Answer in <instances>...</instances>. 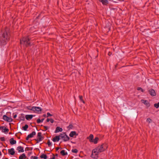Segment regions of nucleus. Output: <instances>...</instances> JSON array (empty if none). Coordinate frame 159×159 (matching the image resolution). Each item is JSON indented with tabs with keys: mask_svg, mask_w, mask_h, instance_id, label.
<instances>
[{
	"mask_svg": "<svg viewBox=\"0 0 159 159\" xmlns=\"http://www.w3.org/2000/svg\"><path fill=\"white\" fill-rule=\"evenodd\" d=\"M11 37L9 29L6 27L2 30L0 33V44L1 46L5 45L9 40Z\"/></svg>",
	"mask_w": 159,
	"mask_h": 159,
	"instance_id": "f257e3e1",
	"label": "nucleus"
},
{
	"mask_svg": "<svg viewBox=\"0 0 159 159\" xmlns=\"http://www.w3.org/2000/svg\"><path fill=\"white\" fill-rule=\"evenodd\" d=\"M20 43L23 46H29L30 45V39L28 37H24L20 40Z\"/></svg>",
	"mask_w": 159,
	"mask_h": 159,
	"instance_id": "f03ea898",
	"label": "nucleus"
},
{
	"mask_svg": "<svg viewBox=\"0 0 159 159\" xmlns=\"http://www.w3.org/2000/svg\"><path fill=\"white\" fill-rule=\"evenodd\" d=\"M107 146L106 144H103L100 146H98L96 148L93 150L94 153H99L105 151L107 148Z\"/></svg>",
	"mask_w": 159,
	"mask_h": 159,
	"instance_id": "7ed1b4c3",
	"label": "nucleus"
},
{
	"mask_svg": "<svg viewBox=\"0 0 159 159\" xmlns=\"http://www.w3.org/2000/svg\"><path fill=\"white\" fill-rule=\"evenodd\" d=\"M60 139H62L64 142H66L70 139V138L66 134V133L62 132L60 135Z\"/></svg>",
	"mask_w": 159,
	"mask_h": 159,
	"instance_id": "20e7f679",
	"label": "nucleus"
},
{
	"mask_svg": "<svg viewBox=\"0 0 159 159\" xmlns=\"http://www.w3.org/2000/svg\"><path fill=\"white\" fill-rule=\"evenodd\" d=\"M31 110H32V111L34 112L38 113H40L42 110V108L41 107H32V109Z\"/></svg>",
	"mask_w": 159,
	"mask_h": 159,
	"instance_id": "39448f33",
	"label": "nucleus"
},
{
	"mask_svg": "<svg viewBox=\"0 0 159 159\" xmlns=\"http://www.w3.org/2000/svg\"><path fill=\"white\" fill-rule=\"evenodd\" d=\"M37 137L38 138L35 139V140L37 141V143L42 141L44 139V138L42 136V133L41 132L38 133Z\"/></svg>",
	"mask_w": 159,
	"mask_h": 159,
	"instance_id": "423d86ee",
	"label": "nucleus"
},
{
	"mask_svg": "<svg viewBox=\"0 0 159 159\" xmlns=\"http://www.w3.org/2000/svg\"><path fill=\"white\" fill-rule=\"evenodd\" d=\"M3 119L8 122H10L12 121L13 120L11 117H9L6 116V115H4L3 116Z\"/></svg>",
	"mask_w": 159,
	"mask_h": 159,
	"instance_id": "0eeeda50",
	"label": "nucleus"
},
{
	"mask_svg": "<svg viewBox=\"0 0 159 159\" xmlns=\"http://www.w3.org/2000/svg\"><path fill=\"white\" fill-rule=\"evenodd\" d=\"M149 93L152 96H154L156 95V93L155 90L153 89H150L148 90Z\"/></svg>",
	"mask_w": 159,
	"mask_h": 159,
	"instance_id": "6e6552de",
	"label": "nucleus"
},
{
	"mask_svg": "<svg viewBox=\"0 0 159 159\" xmlns=\"http://www.w3.org/2000/svg\"><path fill=\"white\" fill-rule=\"evenodd\" d=\"M141 101L142 102V103H143L145 105H146V106L147 107H149L150 106V104L148 102V101H147L146 100H144L142 99L141 100Z\"/></svg>",
	"mask_w": 159,
	"mask_h": 159,
	"instance_id": "1a4fd4ad",
	"label": "nucleus"
},
{
	"mask_svg": "<svg viewBox=\"0 0 159 159\" xmlns=\"http://www.w3.org/2000/svg\"><path fill=\"white\" fill-rule=\"evenodd\" d=\"M35 115H26L25 117L27 120H31L33 116H34Z\"/></svg>",
	"mask_w": 159,
	"mask_h": 159,
	"instance_id": "9d476101",
	"label": "nucleus"
},
{
	"mask_svg": "<svg viewBox=\"0 0 159 159\" xmlns=\"http://www.w3.org/2000/svg\"><path fill=\"white\" fill-rule=\"evenodd\" d=\"M93 153H94L92 152V154L91 155V157L94 159H97L98 157V155L99 153H95V154L94 155Z\"/></svg>",
	"mask_w": 159,
	"mask_h": 159,
	"instance_id": "9b49d317",
	"label": "nucleus"
},
{
	"mask_svg": "<svg viewBox=\"0 0 159 159\" xmlns=\"http://www.w3.org/2000/svg\"><path fill=\"white\" fill-rule=\"evenodd\" d=\"M8 153L12 155H14L15 153L14 149L13 148L8 150Z\"/></svg>",
	"mask_w": 159,
	"mask_h": 159,
	"instance_id": "f8f14e48",
	"label": "nucleus"
},
{
	"mask_svg": "<svg viewBox=\"0 0 159 159\" xmlns=\"http://www.w3.org/2000/svg\"><path fill=\"white\" fill-rule=\"evenodd\" d=\"M60 139V137L59 135L58 136H56L55 137H54L52 140L54 142H58L59 140Z\"/></svg>",
	"mask_w": 159,
	"mask_h": 159,
	"instance_id": "ddd939ff",
	"label": "nucleus"
},
{
	"mask_svg": "<svg viewBox=\"0 0 159 159\" xmlns=\"http://www.w3.org/2000/svg\"><path fill=\"white\" fill-rule=\"evenodd\" d=\"M62 128H60V127L57 126L56 128V130L55 131V133H57L59 132H62Z\"/></svg>",
	"mask_w": 159,
	"mask_h": 159,
	"instance_id": "4468645a",
	"label": "nucleus"
},
{
	"mask_svg": "<svg viewBox=\"0 0 159 159\" xmlns=\"http://www.w3.org/2000/svg\"><path fill=\"white\" fill-rule=\"evenodd\" d=\"M17 150L19 152H24L23 147L21 146H18L17 148Z\"/></svg>",
	"mask_w": 159,
	"mask_h": 159,
	"instance_id": "2eb2a0df",
	"label": "nucleus"
},
{
	"mask_svg": "<svg viewBox=\"0 0 159 159\" xmlns=\"http://www.w3.org/2000/svg\"><path fill=\"white\" fill-rule=\"evenodd\" d=\"M101 2H102L103 5H107L108 4V2L107 0H99Z\"/></svg>",
	"mask_w": 159,
	"mask_h": 159,
	"instance_id": "dca6fc26",
	"label": "nucleus"
},
{
	"mask_svg": "<svg viewBox=\"0 0 159 159\" xmlns=\"http://www.w3.org/2000/svg\"><path fill=\"white\" fill-rule=\"evenodd\" d=\"M78 135V134L76 133L75 131H73L70 132V134L69 136L70 137H73L74 135Z\"/></svg>",
	"mask_w": 159,
	"mask_h": 159,
	"instance_id": "f3484780",
	"label": "nucleus"
},
{
	"mask_svg": "<svg viewBox=\"0 0 159 159\" xmlns=\"http://www.w3.org/2000/svg\"><path fill=\"white\" fill-rule=\"evenodd\" d=\"M93 136L92 134H90L89 137H87V139H89L90 142H93Z\"/></svg>",
	"mask_w": 159,
	"mask_h": 159,
	"instance_id": "a211bd4d",
	"label": "nucleus"
},
{
	"mask_svg": "<svg viewBox=\"0 0 159 159\" xmlns=\"http://www.w3.org/2000/svg\"><path fill=\"white\" fill-rule=\"evenodd\" d=\"M2 132L5 133H8L9 131V129L5 126H2Z\"/></svg>",
	"mask_w": 159,
	"mask_h": 159,
	"instance_id": "6ab92c4d",
	"label": "nucleus"
},
{
	"mask_svg": "<svg viewBox=\"0 0 159 159\" xmlns=\"http://www.w3.org/2000/svg\"><path fill=\"white\" fill-rule=\"evenodd\" d=\"M10 143L11 145L15 144L16 143V141L13 138H11L10 140Z\"/></svg>",
	"mask_w": 159,
	"mask_h": 159,
	"instance_id": "aec40b11",
	"label": "nucleus"
},
{
	"mask_svg": "<svg viewBox=\"0 0 159 159\" xmlns=\"http://www.w3.org/2000/svg\"><path fill=\"white\" fill-rule=\"evenodd\" d=\"M26 158L25 155L24 153H23L20 155L19 157V159H25Z\"/></svg>",
	"mask_w": 159,
	"mask_h": 159,
	"instance_id": "412c9836",
	"label": "nucleus"
},
{
	"mask_svg": "<svg viewBox=\"0 0 159 159\" xmlns=\"http://www.w3.org/2000/svg\"><path fill=\"white\" fill-rule=\"evenodd\" d=\"M36 134V132L35 131H33L30 134L28 135L30 138H32Z\"/></svg>",
	"mask_w": 159,
	"mask_h": 159,
	"instance_id": "4be33fe9",
	"label": "nucleus"
},
{
	"mask_svg": "<svg viewBox=\"0 0 159 159\" xmlns=\"http://www.w3.org/2000/svg\"><path fill=\"white\" fill-rule=\"evenodd\" d=\"M61 154L62 156H65L67 154V153L66 152L65 150H62L61 151Z\"/></svg>",
	"mask_w": 159,
	"mask_h": 159,
	"instance_id": "5701e85b",
	"label": "nucleus"
},
{
	"mask_svg": "<svg viewBox=\"0 0 159 159\" xmlns=\"http://www.w3.org/2000/svg\"><path fill=\"white\" fill-rule=\"evenodd\" d=\"M99 140L98 138L97 137H96L95 138V139H93V142H92L94 144H96L98 143V141Z\"/></svg>",
	"mask_w": 159,
	"mask_h": 159,
	"instance_id": "b1692460",
	"label": "nucleus"
},
{
	"mask_svg": "<svg viewBox=\"0 0 159 159\" xmlns=\"http://www.w3.org/2000/svg\"><path fill=\"white\" fill-rule=\"evenodd\" d=\"M40 157L42 158H43L44 159H47V156L46 154H43L40 156Z\"/></svg>",
	"mask_w": 159,
	"mask_h": 159,
	"instance_id": "393cba45",
	"label": "nucleus"
},
{
	"mask_svg": "<svg viewBox=\"0 0 159 159\" xmlns=\"http://www.w3.org/2000/svg\"><path fill=\"white\" fill-rule=\"evenodd\" d=\"M28 125H27L26 124L25 125V126H23L22 127V129L25 131H26L27 130V129H28Z\"/></svg>",
	"mask_w": 159,
	"mask_h": 159,
	"instance_id": "a878e982",
	"label": "nucleus"
},
{
	"mask_svg": "<svg viewBox=\"0 0 159 159\" xmlns=\"http://www.w3.org/2000/svg\"><path fill=\"white\" fill-rule=\"evenodd\" d=\"M73 127V126L72 124H70L67 127V128L69 130L70 129H72Z\"/></svg>",
	"mask_w": 159,
	"mask_h": 159,
	"instance_id": "bb28decb",
	"label": "nucleus"
},
{
	"mask_svg": "<svg viewBox=\"0 0 159 159\" xmlns=\"http://www.w3.org/2000/svg\"><path fill=\"white\" fill-rule=\"evenodd\" d=\"M47 144H48V147H49L51 146L52 145V143L50 142L49 140H48Z\"/></svg>",
	"mask_w": 159,
	"mask_h": 159,
	"instance_id": "cd10ccee",
	"label": "nucleus"
},
{
	"mask_svg": "<svg viewBox=\"0 0 159 159\" xmlns=\"http://www.w3.org/2000/svg\"><path fill=\"white\" fill-rule=\"evenodd\" d=\"M154 107L157 108H158L159 107V102H158L157 103L154 104Z\"/></svg>",
	"mask_w": 159,
	"mask_h": 159,
	"instance_id": "c85d7f7f",
	"label": "nucleus"
},
{
	"mask_svg": "<svg viewBox=\"0 0 159 159\" xmlns=\"http://www.w3.org/2000/svg\"><path fill=\"white\" fill-rule=\"evenodd\" d=\"M79 98L80 100L84 103V102L83 99V96H79Z\"/></svg>",
	"mask_w": 159,
	"mask_h": 159,
	"instance_id": "c756f323",
	"label": "nucleus"
},
{
	"mask_svg": "<svg viewBox=\"0 0 159 159\" xmlns=\"http://www.w3.org/2000/svg\"><path fill=\"white\" fill-rule=\"evenodd\" d=\"M137 89L138 90H141V91L142 92H143L144 91V90L143 89H142L141 87H138Z\"/></svg>",
	"mask_w": 159,
	"mask_h": 159,
	"instance_id": "7c9ffc66",
	"label": "nucleus"
},
{
	"mask_svg": "<svg viewBox=\"0 0 159 159\" xmlns=\"http://www.w3.org/2000/svg\"><path fill=\"white\" fill-rule=\"evenodd\" d=\"M22 134V133L20 132H19L18 133L16 134H15V136H16L18 139H20V136H18V134Z\"/></svg>",
	"mask_w": 159,
	"mask_h": 159,
	"instance_id": "2f4dec72",
	"label": "nucleus"
},
{
	"mask_svg": "<svg viewBox=\"0 0 159 159\" xmlns=\"http://www.w3.org/2000/svg\"><path fill=\"white\" fill-rule=\"evenodd\" d=\"M71 151L72 152H74V153H76L78 152V151L77 149H72Z\"/></svg>",
	"mask_w": 159,
	"mask_h": 159,
	"instance_id": "473e14b6",
	"label": "nucleus"
},
{
	"mask_svg": "<svg viewBox=\"0 0 159 159\" xmlns=\"http://www.w3.org/2000/svg\"><path fill=\"white\" fill-rule=\"evenodd\" d=\"M38 157L36 156H32L31 157V159H38Z\"/></svg>",
	"mask_w": 159,
	"mask_h": 159,
	"instance_id": "72a5a7b5",
	"label": "nucleus"
},
{
	"mask_svg": "<svg viewBox=\"0 0 159 159\" xmlns=\"http://www.w3.org/2000/svg\"><path fill=\"white\" fill-rule=\"evenodd\" d=\"M20 118L21 120L22 121H23L25 120V118L23 116H22L20 117Z\"/></svg>",
	"mask_w": 159,
	"mask_h": 159,
	"instance_id": "f704fd0d",
	"label": "nucleus"
},
{
	"mask_svg": "<svg viewBox=\"0 0 159 159\" xmlns=\"http://www.w3.org/2000/svg\"><path fill=\"white\" fill-rule=\"evenodd\" d=\"M0 140L2 141H5V138L4 137H2L0 138Z\"/></svg>",
	"mask_w": 159,
	"mask_h": 159,
	"instance_id": "c9c22d12",
	"label": "nucleus"
},
{
	"mask_svg": "<svg viewBox=\"0 0 159 159\" xmlns=\"http://www.w3.org/2000/svg\"><path fill=\"white\" fill-rule=\"evenodd\" d=\"M41 120L40 119H38L37 120V123L39 124L41 122Z\"/></svg>",
	"mask_w": 159,
	"mask_h": 159,
	"instance_id": "e433bc0d",
	"label": "nucleus"
},
{
	"mask_svg": "<svg viewBox=\"0 0 159 159\" xmlns=\"http://www.w3.org/2000/svg\"><path fill=\"white\" fill-rule=\"evenodd\" d=\"M43 126L44 128V129L45 131L47 130L48 129V127L47 126Z\"/></svg>",
	"mask_w": 159,
	"mask_h": 159,
	"instance_id": "4c0bfd02",
	"label": "nucleus"
},
{
	"mask_svg": "<svg viewBox=\"0 0 159 159\" xmlns=\"http://www.w3.org/2000/svg\"><path fill=\"white\" fill-rule=\"evenodd\" d=\"M47 117H48V116H52V114H51L49 112H48L47 113Z\"/></svg>",
	"mask_w": 159,
	"mask_h": 159,
	"instance_id": "58836bf2",
	"label": "nucleus"
},
{
	"mask_svg": "<svg viewBox=\"0 0 159 159\" xmlns=\"http://www.w3.org/2000/svg\"><path fill=\"white\" fill-rule=\"evenodd\" d=\"M32 107L29 106L27 107V109L29 110L32 111V110H31V109H32Z\"/></svg>",
	"mask_w": 159,
	"mask_h": 159,
	"instance_id": "ea45409f",
	"label": "nucleus"
},
{
	"mask_svg": "<svg viewBox=\"0 0 159 159\" xmlns=\"http://www.w3.org/2000/svg\"><path fill=\"white\" fill-rule=\"evenodd\" d=\"M50 121L52 123L54 122V120L53 119H50Z\"/></svg>",
	"mask_w": 159,
	"mask_h": 159,
	"instance_id": "a19ab883",
	"label": "nucleus"
},
{
	"mask_svg": "<svg viewBox=\"0 0 159 159\" xmlns=\"http://www.w3.org/2000/svg\"><path fill=\"white\" fill-rule=\"evenodd\" d=\"M151 120L150 118H148L147 119V121H148L149 122H150Z\"/></svg>",
	"mask_w": 159,
	"mask_h": 159,
	"instance_id": "79ce46f5",
	"label": "nucleus"
},
{
	"mask_svg": "<svg viewBox=\"0 0 159 159\" xmlns=\"http://www.w3.org/2000/svg\"><path fill=\"white\" fill-rule=\"evenodd\" d=\"M30 138L29 137V136L28 135L26 137V140H29V139Z\"/></svg>",
	"mask_w": 159,
	"mask_h": 159,
	"instance_id": "37998d69",
	"label": "nucleus"
},
{
	"mask_svg": "<svg viewBox=\"0 0 159 159\" xmlns=\"http://www.w3.org/2000/svg\"><path fill=\"white\" fill-rule=\"evenodd\" d=\"M29 148L27 147L25 148V151H28V150H30Z\"/></svg>",
	"mask_w": 159,
	"mask_h": 159,
	"instance_id": "c03bdc74",
	"label": "nucleus"
},
{
	"mask_svg": "<svg viewBox=\"0 0 159 159\" xmlns=\"http://www.w3.org/2000/svg\"><path fill=\"white\" fill-rule=\"evenodd\" d=\"M32 154L31 152H29L28 153V155L30 156Z\"/></svg>",
	"mask_w": 159,
	"mask_h": 159,
	"instance_id": "a18cd8bd",
	"label": "nucleus"
},
{
	"mask_svg": "<svg viewBox=\"0 0 159 159\" xmlns=\"http://www.w3.org/2000/svg\"><path fill=\"white\" fill-rule=\"evenodd\" d=\"M52 155L53 156V157L52 158V159H55V157L54 155V154H52Z\"/></svg>",
	"mask_w": 159,
	"mask_h": 159,
	"instance_id": "49530a36",
	"label": "nucleus"
},
{
	"mask_svg": "<svg viewBox=\"0 0 159 159\" xmlns=\"http://www.w3.org/2000/svg\"><path fill=\"white\" fill-rule=\"evenodd\" d=\"M16 116H17V115H16V114H15V115H14L13 116V118H16Z\"/></svg>",
	"mask_w": 159,
	"mask_h": 159,
	"instance_id": "de8ad7c7",
	"label": "nucleus"
},
{
	"mask_svg": "<svg viewBox=\"0 0 159 159\" xmlns=\"http://www.w3.org/2000/svg\"><path fill=\"white\" fill-rule=\"evenodd\" d=\"M50 121V119H49V118H47L46 120V121L47 122H48L49 121Z\"/></svg>",
	"mask_w": 159,
	"mask_h": 159,
	"instance_id": "09e8293b",
	"label": "nucleus"
},
{
	"mask_svg": "<svg viewBox=\"0 0 159 159\" xmlns=\"http://www.w3.org/2000/svg\"><path fill=\"white\" fill-rule=\"evenodd\" d=\"M44 120V118H43V119H42L41 120V122H43V120Z\"/></svg>",
	"mask_w": 159,
	"mask_h": 159,
	"instance_id": "8fccbe9b",
	"label": "nucleus"
},
{
	"mask_svg": "<svg viewBox=\"0 0 159 159\" xmlns=\"http://www.w3.org/2000/svg\"><path fill=\"white\" fill-rule=\"evenodd\" d=\"M29 149L30 150H31L33 149V148H29Z\"/></svg>",
	"mask_w": 159,
	"mask_h": 159,
	"instance_id": "3c124183",
	"label": "nucleus"
},
{
	"mask_svg": "<svg viewBox=\"0 0 159 159\" xmlns=\"http://www.w3.org/2000/svg\"><path fill=\"white\" fill-rule=\"evenodd\" d=\"M43 117H45L46 116V114H43Z\"/></svg>",
	"mask_w": 159,
	"mask_h": 159,
	"instance_id": "603ef678",
	"label": "nucleus"
},
{
	"mask_svg": "<svg viewBox=\"0 0 159 159\" xmlns=\"http://www.w3.org/2000/svg\"><path fill=\"white\" fill-rule=\"evenodd\" d=\"M59 149V147H57L56 148V150H58Z\"/></svg>",
	"mask_w": 159,
	"mask_h": 159,
	"instance_id": "864d4df0",
	"label": "nucleus"
},
{
	"mask_svg": "<svg viewBox=\"0 0 159 159\" xmlns=\"http://www.w3.org/2000/svg\"><path fill=\"white\" fill-rule=\"evenodd\" d=\"M4 151H6V149H3V150H2V152H4Z\"/></svg>",
	"mask_w": 159,
	"mask_h": 159,
	"instance_id": "5fc2aeb1",
	"label": "nucleus"
},
{
	"mask_svg": "<svg viewBox=\"0 0 159 159\" xmlns=\"http://www.w3.org/2000/svg\"><path fill=\"white\" fill-rule=\"evenodd\" d=\"M111 53H110V52H109L108 54V55L109 56H110L111 55Z\"/></svg>",
	"mask_w": 159,
	"mask_h": 159,
	"instance_id": "6e6d98bb",
	"label": "nucleus"
},
{
	"mask_svg": "<svg viewBox=\"0 0 159 159\" xmlns=\"http://www.w3.org/2000/svg\"><path fill=\"white\" fill-rule=\"evenodd\" d=\"M117 65H118V64H116L115 65V68H116V67H117Z\"/></svg>",
	"mask_w": 159,
	"mask_h": 159,
	"instance_id": "4d7b16f0",
	"label": "nucleus"
},
{
	"mask_svg": "<svg viewBox=\"0 0 159 159\" xmlns=\"http://www.w3.org/2000/svg\"><path fill=\"white\" fill-rule=\"evenodd\" d=\"M1 155H2L1 152L0 151V156Z\"/></svg>",
	"mask_w": 159,
	"mask_h": 159,
	"instance_id": "13d9d810",
	"label": "nucleus"
},
{
	"mask_svg": "<svg viewBox=\"0 0 159 159\" xmlns=\"http://www.w3.org/2000/svg\"><path fill=\"white\" fill-rule=\"evenodd\" d=\"M2 126H0V129L2 128Z\"/></svg>",
	"mask_w": 159,
	"mask_h": 159,
	"instance_id": "bf43d9fd",
	"label": "nucleus"
},
{
	"mask_svg": "<svg viewBox=\"0 0 159 159\" xmlns=\"http://www.w3.org/2000/svg\"><path fill=\"white\" fill-rule=\"evenodd\" d=\"M109 0V1H112L113 2V0Z\"/></svg>",
	"mask_w": 159,
	"mask_h": 159,
	"instance_id": "052dcab7",
	"label": "nucleus"
},
{
	"mask_svg": "<svg viewBox=\"0 0 159 159\" xmlns=\"http://www.w3.org/2000/svg\"><path fill=\"white\" fill-rule=\"evenodd\" d=\"M56 156H58L57 154H56Z\"/></svg>",
	"mask_w": 159,
	"mask_h": 159,
	"instance_id": "680f3d73",
	"label": "nucleus"
},
{
	"mask_svg": "<svg viewBox=\"0 0 159 159\" xmlns=\"http://www.w3.org/2000/svg\"><path fill=\"white\" fill-rule=\"evenodd\" d=\"M9 134H11V132H10V133H9Z\"/></svg>",
	"mask_w": 159,
	"mask_h": 159,
	"instance_id": "e2e57ef3",
	"label": "nucleus"
},
{
	"mask_svg": "<svg viewBox=\"0 0 159 159\" xmlns=\"http://www.w3.org/2000/svg\"><path fill=\"white\" fill-rule=\"evenodd\" d=\"M49 159H52V158H50Z\"/></svg>",
	"mask_w": 159,
	"mask_h": 159,
	"instance_id": "0e129e2a",
	"label": "nucleus"
}]
</instances>
